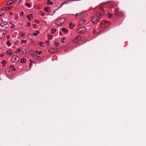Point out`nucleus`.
Returning a JSON list of instances; mask_svg holds the SVG:
<instances>
[{
  "instance_id": "nucleus-3",
  "label": "nucleus",
  "mask_w": 146,
  "mask_h": 146,
  "mask_svg": "<svg viewBox=\"0 0 146 146\" xmlns=\"http://www.w3.org/2000/svg\"><path fill=\"white\" fill-rule=\"evenodd\" d=\"M20 59L19 57L17 55H15L13 56L12 59V62L15 63H17Z\"/></svg>"
},
{
  "instance_id": "nucleus-48",
  "label": "nucleus",
  "mask_w": 146,
  "mask_h": 146,
  "mask_svg": "<svg viewBox=\"0 0 146 146\" xmlns=\"http://www.w3.org/2000/svg\"><path fill=\"white\" fill-rule=\"evenodd\" d=\"M78 13H76V14H75V16H76V17H77V16H78Z\"/></svg>"
},
{
  "instance_id": "nucleus-19",
  "label": "nucleus",
  "mask_w": 146,
  "mask_h": 146,
  "mask_svg": "<svg viewBox=\"0 0 146 146\" xmlns=\"http://www.w3.org/2000/svg\"><path fill=\"white\" fill-rule=\"evenodd\" d=\"M39 33V31H37V33H33L32 35L33 36H36Z\"/></svg>"
},
{
  "instance_id": "nucleus-21",
  "label": "nucleus",
  "mask_w": 146,
  "mask_h": 146,
  "mask_svg": "<svg viewBox=\"0 0 146 146\" xmlns=\"http://www.w3.org/2000/svg\"><path fill=\"white\" fill-rule=\"evenodd\" d=\"M26 6L28 7L29 8H30L31 7V5L29 3H27L26 4Z\"/></svg>"
},
{
  "instance_id": "nucleus-55",
  "label": "nucleus",
  "mask_w": 146,
  "mask_h": 146,
  "mask_svg": "<svg viewBox=\"0 0 146 146\" xmlns=\"http://www.w3.org/2000/svg\"><path fill=\"white\" fill-rule=\"evenodd\" d=\"M49 45H50L49 44H47V46H49Z\"/></svg>"
},
{
  "instance_id": "nucleus-42",
  "label": "nucleus",
  "mask_w": 146,
  "mask_h": 146,
  "mask_svg": "<svg viewBox=\"0 0 146 146\" xmlns=\"http://www.w3.org/2000/svg\"><path fill=\"white\" fill-rule=\"evenodd\" d=\"M30 22H28L27 23V26H30Z\"/></svg>"
},
{
  "instance_id": "nucleus-37",
  "label": "nucleus",
  "mask_w": 146,
  "mask_h": 146,
  "mask_svg": "<svg viewBox=\"0 0 146 146\" xmlns=\"http://www.w3.org/2000/svg\"><path fill=\"white\" fill-rule=\"evenodd\" d=\"M14 67L13 65H11L10 66V68H13Z\"/></svg>"
},
{
  "instance_id": "nucleus-10",
  "label": "nucleus",
  "mask_w": 146,
  "mask_h": 146,
  "mask_svg": "<svg viewBox=\"0 0 146 146\" xmlns=\"http://www.w3.org/2000/svg\"><path fill=\"white\" fill-rule=\"evenodd\" d=\"M7 17H8V15H5V19H4V20H3V21H6L7 22V25L8 24L7 22L8 21V20L7 19Z\"/></svg>"
},
{
  "instance_id": "nucleus-12",
  "label": "nucleus",
  "mask_w": 146,
  "mask_h": 146,
  "mask_svg": "<svg viewBox=\"0 0 146 146\" xmlns=\"http://www.w3.org/2000/svg\"><path fill=\"white\" fill-rule=\"evenodd\" d=\"M62 31L64 33H66L68 32V30L67 29H65L64 28H62Z\"/></svg>"
},
{
  "instance_id": "nucleus-43",
  "label": "nucleus",
  "mask_w": 146,
  "mask_h": 146,
  "mask_svg": "<svg viewBox=\"0 0 146 146\" xmlns=\"http://www.w3.org/2000/svg\"><path fill=\"white\" fill-rule=\"evenodd\" d=\"M7 10H9L10 9L9 7H6Z\"/></svg>"
},
{
  "instance_id": "nucleus-58",
  "label": "nucleus",
  "mask_w": 146,
  "mask_h": 146,
  "mask_svg": "<svg viewBox=\"0 0 146 146\" xmlns=\"http://www.w3.org/2000/svg\"><path fill=\"white\" fill-rule=\"evenodd\" d=\"M13 26L14 27L15 25H14V24H13Z\"/></svg>"
},
{
  "instance_id": "nucleus-57",
  "label": "nucleus",
  "mask_w": 146,
  "mask_h": 146,
  "mask_svg": "<svg viewBox=\"0 0 146 146\" xmlns=\"http://www.w3.org/2000/svg\"><path fill=\"white\" fill-rule=\"evenodd\" d=\"M17 52H18L17 51H16V53H17Z\"/></svg>"
},
{
  "instance_id": "nucleus-39",
  "label": "nucleus",
  "mask_w": 146,
  "mask_h": 146,
  "mask_svg": "<svg viewBox=\"0 0 146 146\" xmlns=\"http://www.w3.org/2000/svg\"><path fill=\"white\" fill-rule=\"evenodd\" d=\"M23 14H24V13H23V11H21V12H20L21 15H23Z\"/></svg>"
},
{
  "instance_id": "nucleus-24",
  "label": "nucleus",
  "mask_w": 146,
  "mask_h": 146,
  "mask_svg": "<svg viewBox=\"0 0 146 146\" xmlns=\"http://www.w3.org/2000/svg\"><path fill=\"white\" fill-rule=\"evenodd\" d=\"M84 13H80L79 16L80 17V18H82L84 16Z\"/></svg>"
},
{
  "instance_id": "nucleus-4",
  "label": "nucleus",
  "mask_w": 146,
  "mask_h": 146,
  "mask_svg": "<svg viewBox=\"0 0 146 146\" xmlns=\"http://www.w3.org/2000/svg\"><path fill=\"white\" fill-rule=\"evenodd\" d=\"M86 31L85 28L82 27L79 28L77 31V32L79 34H81L84 33Z\"/></svg>"
},
{
  "instance_id": "nucleus-40",
  "label": "nucleus",
  "mask_w": 146,
  "mask_h": 146,
  "mask_svg": "<svg viewBox=\"0 0 146 146\" xmlns=\"http://www.w3.org/2000/svg\"><path fill=\"white\" fill-rule=\"evenodd\" d=\"M29 16L30 17H31V18H33V16L32 14H30V15H29Z\"/></svg>"
},
{
  "instance_id": "nucleus-35",
  "label": "nucleus",
  "mask_w": 146,
  "mask_h": 146,
  "mask_svg": "<svg viewBox=\"0 0 146 146\" xmlns=\"http://www.w3.org/2000/svg\"><path fill=\"white\" fill-rule=\"evenodd\" d=\"M42 44H44V43H42L41 42H40L39 43V44L40 46L43 47V46L42 45Z\"/></svg>"
},
{
  "instance_id": "nucleus-27",
  "label": "nucleus",
  "mask_w": 146,
  "mask_h": 146,
  "mask_svg": "<svg viewBox=\"0 0 146 146\" xmlns=\"http://www.w3.org/2000/svg\"><path fill=\"white\" fill-rule=\"evenodd\" d=\"M6 62V61L5 60H3L1 62V64L4 66L5 65V64Z\"/></svg>"
},
{
  "instance_id": "nucleus-47",
  "label": "nucleus",
  "mask_w": 146,
  "mask_h": 146,
  "mask_svg": "<svg viewBox=\"0 0 146 146\" xmlns=\"http://www.w3.org/2000/svg\"><path fill=\"white\" fill-rule=\"evenodd\" d=\"M9 14L11 15H12L13 14V13L11 12H10Z\"/></svg>"
},
{
  "instance_id": "nucleus-28",
  "label": "nucleus",
  "mask_w": 146,
  "mask_h": 146,
  "mask_svg": "<svg viewBox=\"0 0 146 146\" xmlns=\"http://www.w3.org/2000/svg\"><path fill=\"white\" fill-rule=\"evenodd\" d=\"M27 42V41L26 40H22L21 41V42L22 43H26Z\"/></svg>"
},
{
  "instance_id": "nucleus-49",
  "label": "nucleus",
  "mask_w": 146,
  "mask_h": 146,
  "mask_svg": "<svg viewBox=\"0 0 146 146\" xmlns=\"http://www.w3.org/2000/svg\"><path fill=\"white\" fill-rule=\"evenodd\" d=\"M41 15L42 16H44V13H41Z\"/></svg>"
},
{
  "instance_id": "nucleus-18",
  "label": "nucleus",
  "mask_w": 146,
  "mask_h": 146,
  "mask_svg": "<svg viewBox=\"0 0 146 146\" xmlns=\"http://www.w3.org/2000/svg\"><path fill=\"white\" fill-rule=\"evenodd\" d=\"M80 20L82 21H83L82 23V24L83 25L85 24V22H86V21L85 20H83V19L82 18H80Z\"/></svg>"
},
{
  "instance_id": "nucleus-7",
  "label": "nucleus",
  "mask_w": 146,
  "mask_h": 146,
  "mask_svg": "<svg viewBox=\"0 0 146 146\" xmlns=\"http://www.w3.org/2000/svg\"><path fill=\"white\" fill-rule=\"evenodd\" d=\"M65 19L64 18H61L58 19V23L59 24L62 25L64 23Z\"/></svg>"
},
{
  "instance_id": "nucleus-33",
  "label": "nucleus",
  "mask_w": 146,
  "mask_h": 146,
  "mask_svg": "<svg viewBox=\"0 0 146 146\" xmlns=\"http://www.w3.org/2000/svg\"><path fill=\"white\" fill-rule=\"evenodd\" d=\"M27 17L28 19V20L29 21L31 20V19L30 18L29 16V15H27Z\"/></svg>"
},
{
  "instance_id": "nucleus-1",
  "label": "nucleus",
  "mask_w": 146,
  "mask_h": 146,
  "mask_svg": "<svg viewBox=\"0 0 146 146\" xmlns=\"http://www.w3.org/2000/svg\"><path fill=\"white\" fill-rule=\"evenodd\" d=\"M104 13V12L103 9L101 7H100V9L97 11L96 15L92 18L93 22L95 24L97 23L100 19V17L98 15H99L100 16H102L103 15Z\"/></svg>"
},
{
  "instance_id": "nucleus-2",
  "label": "nucleus",
  "mask_w": 146,
  "mask_h": 146,
  "mask_svg": "<svg viewBox=\"0 0 146 146\" xmlns=\"http://www.w3.org/2000/svg\"><path fill=\"white\" fill-rule=\"evenodd\" d=\"M114 13L115 16L117 17H121L123 16V15L121 11H119L118 10V8H116L114 9Z\"/></svg>"
},
{
  "instance_id": "nucleus-8",
  "label": "nucleus",
  "mask_w": 146,
  "mask_h": 146,
  "mask_svg": "<svg viewBox=\"0 0 146 146\" xmlns=\"http://www.w3.org/2000/svg\"><path fill=\"white\" fill-rule=\"evenodd\" d=\"M13 1L12 0H11L10 1H9V2H7V3L6 4V6H8V5H10L11 4H12V3H13Z\"/></svg>"
},
{
  "instance_id": "nucleus-13",
  "label": "nucleus",
  "mask_w": 146,
  "mask_h": 146,
  "mask_svg": "<svg viewBox=\"0 0 146 146\" xmlns=\"http://www.w3.org/2000/svg\"><path fill=\"white\" fill-rule=\"evenodd\" d=\"M26 61V59L25 58H22L21 60V63H24Z\"/></svg>"
},
{
  "instance_id": "nucleus-22",
  "label": "nucleus",
  "mask_w": 146,
  "mask_h": 146,
  "mask_svg": "<svg viewBox=\"0 0 146 146\" xmlns=\"http://www.w3.org/2000/svg\"><path fill=\"white\" fill-rule=\"evenodd\" d=\"M51 31H52V33H54L56 31V29L53 28L51 30Z\"/></svg>"
},
{
  "instance_id": "nucleus-41",
  "label": "nucleus",
  "mask_w": 146,
  "mask_h": 146,
  "mask_svg": "<svg viewBox=\"0 0 146 146\" xmlns=\"http://www.w3.org/2000/svg\"><path fill=\"white\" fill-rule=\"evenodd\" d=\"M44 10L45 11H46L47 12H48V10L47 8H45L44 9Z\"/></svg>"
},
{
  "instance_id": "nucleus-11",
  "label": "nucleus",
  "mask_w": 146,
  "mask_h": 146,
  "mask_svg": "<svg viewBox=\"0 0 146 146\" xmlns=\"http://www.w3.org/2000/svg\"><path fill=\"white\" fill-rule=\"evenodd\" d=\"M32 56L34 58L37 59V58L39 57L38 56L34 54H32Z\"/></svg>"
},
{
  "instance_id": "nucleus-53",
  "label": "nucleus",
  "mask_w": 146,
  "mask_h": 146,
  "mask_svg": "<svg viewBox=\"0 0 146 146\" xmlns=\"http://www.w3.org/2000/svg\"><path fill=\"white\" fill-rule=\"evenodd\" d=\"M11 28H13V26H12L10 27Z\"/></svg>"
},
{
  "instance_id": "nucleus-23",
  "label": "nucleus",
  "mask_w": 146,
  "mask_h": 146,
  "mask_svg": "<svg viewBox=\"0 0 146 146\" xmlns=\"http://www.w3.org/2000/svg\"><path fill=\"white\" fill-rule=\"evenodd\" d=\"M48 51L50 53H53L54 52V51H53L52 49H51V48L50 49L49 48L48 49Z\"/></svg>"
},
{
  "instance_id": "nucleus-38",
  "label": "nucleus",
  "mask_w": 146,
  "mask_h": 146,
  "mask_svg": "<svg viewBox=\"0 0 146 146\" xmlns=\"http://www.w3.org/2000/svg\"><path fill=\"white\" fill-rule=\"evenodd\" d=\"M3 14V13H2L0 11V17L2 16Z\"/></svg>"
},
{
  "instance_id": "nucleus-26",
  "label": "nucleus",
  "mask_w": 146,
  "mask_h": 146,
  "mask_svg": "<svg viewBox=\"0 0 146 146\" xmlns=\"http://www.w3.org/2000/svg\"><path fill=\"white\" fill-rule=\"evenodd\" d=\"M112 15L111 13H108V17H109V18H110L112 17Z\"/></svg>"
},
{
  "instance_id": "nucleus-15",
  "label": "nucleus",
  "mask_w": 146,
  "mask_h": 146,
  "mask_svg": "<svg viewBox=\"0 0 146 146\" xmlns=\"http://www.w3.org/2000/svg\"><path fill=\"white\" fill-rule=\"evenodd\" d=\"M35 52L37 54H38L39 55H40L42 53V51H40L39 52H38V50H35Z\"/></svg>"
},
{
  "instance_id": "nucleus-50",
  "label": "nucleus",
  "mask_w": 146,
  "mask_h": 146,
  "mask_svg": "<svg viewBox=\"0 0 146 146\" xmlns=\"http://www.w3.org/2000/svg\"><path fill=\"white\" fill-rule=\"evenodd\" d=\"M9 38V36H7V39H8Z\"/></svg>"
},
{
  "instance_id": "nucleus-45",
  "label": "nucleus",
  "mask_w": 146,
  "mask_h": 146,
  "mask_svg": "<svg viewBox=\"0 0 146 146\" xmlns=\"http://www.w3.org/2000/svg\"><path fill=\"white\" fill-rule=\"evenodd\" d=\"M21 51V50L20 49H18L17 50V52H20Z\"/></svg>"
},
{
  "instance_id": "nucleus-44",
  "label": "nucleus",
  "mask_w": 146,
  "mask_h": 146,
  "mask_svg": "<svg viewBox=\"0 0 146 146\" xmlns=\"http://www.w3.org/2000/svg\"><path fill=\"white\" fill-rule=\"evenodd\" d=\"M32 50H30V51H29V53H30V54H33V53H32Z\"/></svg>"
},
{
  "instance_id": "nucleus-16",
  "label": "nucleus",
  "mask_w": 146,
  "mask_h": 146,
  "mask_svg": "<svg viewBox=\"0 0 146 146\" xmlns=\"http://www.w3.org/2000/svg\"><path fill=\"white\" fill-rule=\"evenodd\" d=\"M47 4L48 5H50V4L52 5V2L50 1L49 0H47Z\"/></svg>"
},
{
  "instance_id": "nucleus-25",
  "label": "nucleus",
  "mask_w": 146,
  "mask_h": 146,
  "mask_svg": "<svg viewBox=\"0 0 146 146\" xmlns=\"http://www.w3.org/2000/svg\"><path fill=\"white\" fill-rule=\"evenodd\" d=\"M20 35L22 36H23L25 35V33L24 32H22L20 33Z\"/></svg>"
},
{
  "instance_id": "nucleus-51",
  "label": "nucleus",
  "mask_w": 146,
  "mask_h": 146,
  "mask_svg": "<svg viewBox=\"0 0 146 146\" xmlns=\"http://www.w3.org/2000/svg\"><path fill=\"white\" fill-rule=\"evenodd\" d=\"M13 71H15L16 69L15 68H13Z\"/></svg>"
},
{
  "instance_id": "nucleus-59",
  "label": "nucleus",
  "mask_w": 146,
  "mask_h": 146,
  "mask_svg": "<svg viewBox=\"0 0 146 146\" xmlns=\"http://www.w3.org/2000/svg\"><path fill=\"white\" fill-rule=\"evenodd\" d=\"M86 41H85V42H84V43H86Z\"/></svg>"
},
{
  "instance_id": "nucleus-9",
  "label": "nucleus",
  "mask_w": 146,
  "mask_h": 146,
  "mask_svg": "<svg viewBox=\"0 0 146 146\" xmlns=\"http://www.w3.org/2000/svg\"><path fill=\"white\" fill-rule=\"evenodd\" d=\"M6 53L8 55H10L12 54L13 52L12 50H7L6 51Z\"/></svg>"
},
{
  "instance_id": "nucleus-56",
  "label": "nucleus",
  "mask_w": 146,
  "mask_h": 146,
  "mask_svg": "<svg viewBox=\"0 0 146 146\" xmlns=\"http://www.w3.org/2000/svg\"><path fill=\"white\" fill-rule=\"evenodd\" d=\"M3 56V55L2 54H1V56L2 57Z\"/></svg>"
},
{
  "instance_id": "nucleus-52",
  "label": "nucleus",
  "mask_w": 146,
  "mask_h": 146,
  "mask_svg": "<svg viewBox=\"0 0 146 146\" xmlns=\"http://www.w3.org/2000/svg\"><path fill=\"white\" fill-rule=\"evenodd\" d=\"M105 23H109L107 21H106V22Z\"/></svg>"
},
{
  "instance_id": "nucleus-6",
  "label": "nucleus",
  "mask_w": 146,
  "mask_h": 146,
  "mask_svg": "<svg viewBox=\"0 0 146 146\" xmlns=\"http://www.w3.org/2000/svg\"><path fill=\"white\" fill-rule=\"evenodd\" d=\"M81 38V36H77L75 39L73 41V42L74 43H77L78 42L80 41Z\"/></svg>"
},
{
  "instance_id": "nucleus-17",
  "label": "nucleus",
  "mask_w": 146,
  "mask_h": 146,
  "mask_svg": "<svg viewBox=\"0 0 146 146\" xmlns=\"http://www.w3.org/2000/svg\"><path fill=\"white\" fill-rule=\"evenodd\" d=\"M51 49H52V50L53 51H54V52H57L58 51V49L56 48H51Z\"/></svg>"
},
{
  "instance_id": "nucleus-20",
  "label": "nucleus",
  "mask_w": 146,
  "mask_h": 146,
  "mask_svg": "<svg viewBox=\"0 0 146 146\" xmlns=\"http://www.w3.org/2000/svg\"><path fill=\"white\" fill-rule=\"evenodd\" d=\"M54 44L55 46H57L59 45V43L57 42H54Z\"/></svg>"
},
{
  "instance_id": "nucleus-30",
  "label": "nucleus",
  "mask_w": 146,
  "mask_h": 146,
  "mask_svg": "<svg viewBox=\"0 0 146 146\" xmlns=\"http://www.w3.org/2000/svg\"><path fill=\"white\" fill-rule=\"evenodd\" d=\"M66 39V38L64 37L62 39V40L61 41V42L62 43H63L64 42V40Z\"/></svg>"
},
{
  "instance_id": "nucleus-54",
  "label": "nucleus",
  "mask_w": 146,
  "mask_h": 146,
  "mask_svg": "<svg viewBox=\"0 0 146 146\" xmlns=\"http://www.w3.org/2000/svg\"><path fill=\"white\" fill-rule=\"evenodd\" d=\"M60 35H61V32H60Z\"/></svg>"
},
{
  "instance_id": "nucleus-29",
  "label": "nucleus",
  "mask_w": 146,
  "mask_h": 146,
  "mask_svg": "<svg viewBox=\"0 0 146 146\" xmlns=\"http://www.w3.org/2000/svg\"><path fill=\"white\" fill-rule=\"evenodd\" d=\"M1 10L2 11H4L5 10H7L6 7L1 8Z\"/></svg>"
},
{
  "instance_id": "nucleus-34",
  "label": "nucleus",
  "mask_w": 146,
  "mask_h": 146,
  "mask_svg": "<svg viewBox=\"0 0 146 146\" xmlns=\"http://www.w3.org/2000/svg\"><path fill=\"white\" fill-rule=\"evenodd\" d=\"M52 37V36L51 35L49 36L48 37V39H51Z\"/></svg>"
},
{
  "instance_id": "nucleus-31",
  "label": "nucleus",
  "mask_w": 146,
  "mask_h": 146,
  "mask_svg": "<svg viewBox=\"0 0 146 146\" xmlns=\"http://www.w3.org/2000/svg\"><path fill=\"white\" fill-rule=\"evenodd\" d=\"M7 44L9 46H11V43L9 42V41L8 40L7 42Z\"/></svg>"
},
{
  "instance_id": "nucleus-32",
  "label": "nucleus",
  "mask_w": 146,
  "mask_h": 146,
  "mask_svg": "<svg viewBox=\"0 0 146 146\" xmlns=\"http://www.w3.org/2000/svg\"><path fill=\"white\" fill-rule=\"evenodd\" d=\"M68 1H64L62 3V5L64 4H66Z\"/></svg>"
},
{
  "instance_id": "nucleus-46",
  "label": "nucleus",
  "mask_w": 146,
  "mask_h": 146,
  "mask_svg": "<svg viewBox=\"0 0 146 146\" xmlns=\"http://www.w3.org/2000/svg\"><path fill=\"white\" fill-rule=\"evenodd\" d=\"M49 41H48V40H46V43H47H47H49Z\"/></svg>"
},
{
  "instance_id": "nucleus-36",
  "label": "nucleus",
  "mask_w": 146,
  "mask_h": 146,
  "mask_svg": "<svg viewBox=\"0 0 146 146\" xmlns=\"http://www.w3.org/2000/svg\"><path fill=\"white\" fill-rule=\"evenodd\" d=\"M36 23L37 24H38L39 23V21L37 20H35V21Z\"/></svg>"
},
{
  "instance_id": "nucleus-5",
  "label": "nucleus",
  "mask_w": 146,
  "mask_h": 146,
  "mask_svg": "<svg viewBox=\"0 0 146 146\" xmlns=\"http://www.w3.org/2000/svg\"><path fill=\"white\" fill-rule=\"evenodd\" d=\"M6 25H7V22L3 21L2 19H0V27H3Z\"/></svg>"
},
{
  "instance_id": "nucleus-14",
  "label": "nucleus",
  "mask_w": 146,
  "mask_h": 146,
  "mask_svg": "<svg viewBox=\"0 0 146 146\" xmlns=\"http://www.w3.org/2000/svg\"><path fill=\"white\" fill-rule=\"evenodd\" d=\"M69 26L70 28L71 29H72L74 28V25L72 23H70Z\"/></svg>"
}]
</instances>
